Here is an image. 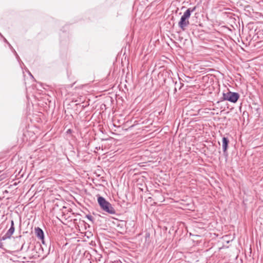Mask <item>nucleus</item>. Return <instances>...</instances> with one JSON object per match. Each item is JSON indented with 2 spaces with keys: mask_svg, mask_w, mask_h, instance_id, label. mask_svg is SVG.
Returning a JSON list of instances; mask_svg holds the SVG:
<instances>
[{
  "mask_svg": "<svg viewBox=\"0 0 263 263\" xmlns=\"http://www.w3.org/2000/svg\"><path fill=\"white\" fill-rule=\"evenodd\" d=\"M196 7L188 8L181 17L178 22V26L182 31H184L190 25L189 18L191 16V13L196 10Z\"/></svg>",
  "mask_w": 263,
  "mask_h": 263,
  "instance_id": "nucleus-1",
  "label": "nucleus"
},
{
  "mask_svg": "<svg viewBox=\"0 0 263 263\" xmlns=\"http://www.w3.org/2000/svg\"><path fill=\"white\" fill-rule=\"evenodd\" d=\"M98 202L101 209L104 211L110 214H114L116 213V211L111 204L104 197L99 196L98 198Z\"/></svg>",
  "mask_w": 263,
  "mask_h": 263,
  "instance_id": "nucleus-2",
  "label": "nucleus"
},
{
  "mask_svg": "<svg viewBox=\"0 0 263 263\" xmlns=\"http://www.w3.org/2000/svg\"><path fill=\"white\" fill-rule=\"evenodd\" d=\"M239 98V95L237 92L229 91L226 93H223V99L232 103H236Z\"/></svg>",
  "mask_w": 263,
  "mask_h": 263,
  "instance_id": "nucleus-3",
  "label": "nucleus"
},
{
  "mask_svg": "<svg viewBox=\"0 0 263 263\" xmlns=\"http://www.w3.org/2000/svg\"><path fill=\"white\" fill-rule=\"evenodd\" d=\"M15 230L14 223L13 220L11 221V226L6 233L2 237V240H6L11 238Z\"/></svg>",
  "mask_w": 263,
  "mask_h": 263,
  "instance_id": "nucleus-4",
  "label": "nucleus"
},
{
  "mask_svg": "<svg viewBox=\"0 0 263 263\" xmlns=\"http://www.w3.org/2000/svg\"><path fill=\"white\" fill-rule=\"evenodd\" d=\"M229 143V140L228 139V138L227 137H223L222 139V150H223V155L226 157H227L228 155V154L227 152V149H228Z\"/></svg>",
  "mask_w": 263,
  "mask_h": 263,
  "instance_id": "nucleus-5",
  "label": "nucleus"
},
{
  "mask_svg": "<svg viewBox=\"0 0 263 263\" xmlns=\"http://www.w3.org/2000/svg\"><path fill=\"white\" fill-rule=\"evenodd\" d=\"M35 233L36 236L40 239H44V233L43 231L39 227L35 228Z\"/></svg>",
  "mask_w": 263,
  "mask_h": 263,
  "instance_id": "nucleus-6",
  "label": "nucleus"
},
{
  "mask_svg": "<svg viewBox=\"0 0 263 263\" xmlns=\"http://www.w3.org/2000/svg\"><path fill=\"white\" fill-rule=\"evenodd\" d=\"M0 35L3 37L4 39V41L5 43H6L9 48L12 50V51L14 52V54L16 56V59H17L18 61H20V57L18 55L17 53H16V51L13 49V48L12 47V46L11 45V44L7 41V40L2 35V34L0 33Z\"/></svg>",
  "mask_w": 263,
  "mask_h": 263,
  "instance_id": "nucleus-7",
  "label": "nucleus"
},
{
  "mask_svg": "<svg viewBox=\"0 0 263 263\" xmlns=\"http://www.w3.org/2000/svg\"><path fill=\"white\" fill-rule=\"evenodd\" d=\"M86 217L90 221H91L92 222H93V219L94 218H93V217L90 215H86Z\"/></svg>",
  "mask_w": 263,
  "mask_h": 263,
  "instance_id": "nucleus-8",
  "label": "nucleus"
},
{
  "mask_svg": "<svg viewBox=\"0 0 263 263\" xmlns=\"http://www.w3.org/2000/svg\"><path fill=\"white\" fill-rule=\"evenodd\" d=\"M42 240V242L43 245H45V240H44V239H41Z\"/></svg>",
  "mask_w": 263,
  "mask_h": 263,
  "instance_id": "nucleus-9",
  "label": "nucleus"
},
{
  "mask_svg": "<svg viewBox=\"0 0 263 263\" xmlns=\"http://www.w3.org/2000/svg\"><path fill=\"white\" fill-rule=\"evenodd\" d=\"M2 242H0V248H1L2 247Z\"/></svg>",
  "mask_w": 263,
  "mask_h": 263,
  "instance_id": "nucleus-10",
  "label": "nucleus"
}]
</instances>
